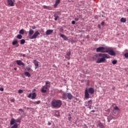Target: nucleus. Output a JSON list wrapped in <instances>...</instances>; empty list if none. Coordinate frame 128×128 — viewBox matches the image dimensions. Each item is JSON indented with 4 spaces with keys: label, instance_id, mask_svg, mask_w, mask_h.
<instances>
[{
    "label": "nucleus",
    "instance_id": "nucleus-1",
    "mask_svg": "<svg viewBox=\"0 0 128 128\" xmlns=\"http://www.w3.org/2000/svg\"><path fill=\"white\" fill-rule=\"evenodd\" d=\"M96 52H108V54L110 56H116V53L114 51V50L112 48L107 47V46H100L98 47L96 50Z\"/></svg>",
    "mask_w": 128,
    "mask_h": 128
},
{
    "label": "nucleus",
    "instance_id": "nucleus-2",
    "mask_svg": "<svg viewBox=\"0 0 128 128\" xmlns=\"http://www.w3.org/2000/svg\"><path fill=\"white\" fill-rule=\"evenodd\" d=\"M98 56L101 58L97 60L96 64L104 62L106 58H110V56L108 54H106L100 53L98 54Z\"/></svg>",
    "mask_w": 128,
    "mask_h": 128
},
{
    "label": "nucleus",
    "instance_id": "nucleus-3",
    "mask_svg": "<svg viewBox=\"0 0 128 128\" xmlns=\"http://www.w3.org/2000/svg\"><path fill=\"white\" fill-rule=\"evenodd\" d=\"M33 34V35H32ZM40 34L38 31H36L34 32V30L32 28H30L28 32V36H30V40H34V38H36L38 36H40Z\"/></svg>",
    "mask_w": 128,
    "mask_h": 128
},
{
    "label": "nucleus",
    "instance_id": "nucleus-4",
    "mask_svg": "<svg viewBox=\"0 0 128 128\" xmlns=\"http://www.w3.org/2000/svg\"><path fill=\"white\" fill-rule=\"evenodd\" d=\"M62 102L60 100H54L52 102V106L56 108H60L62 106Z\"/></svg>",
    "mask_w": 128,
    "mask_h": 128
},
{
    "label": "nucleus",
    "instance_id": "nucleus-5",
    "mask_svg": "<svg viewBox=\"0 0 128 128\" xmlns=\"http://www.w3.org/2000/svg\"><path fill=\"white\" fill-rule=\"evenodd\" d=\"M88 92H90V94H94V89L92 88H90L88 90L87 88L86 89L84 92L85 98H90V94Z\"/></svg>",
    "mask_w": 128,
    "mask_h": 128
},
{
    "label": "nucleus",
    "instance_id": "nucleus-6",
    "mask_svg": "<svg viewBox=\"0 0 128 128\" xmlns=\"http://www.w3.org/2000/svg\"><path fill=\"white\" fill-rule=\"evenodd\" d=\"M49 88H50V83L46 81V86H43L41 89L42 92L45 93Z\"/></svg>",
    "mask_w": 128,
    "mask_h": 128
},
{
    "label": "nucleus",
    "instance_id": "nucleus-7",
    "mask_svg": "<svg viewBox=\"0 0 128 128\" xmlns=\"http://www.w3.org/2000/svg\"><path fill=\"white\" fill-rule=\"evenodd\" d=\"M28 98H32V100H34V98H36V92L30 93L28 94Z\"/></svg>",
    "mask_w": 128,
    "mask_h": 128
},
{
    "label": "nucleus",
    "instance_id": "nucleus-8",
    "mask_svg": "<svg viewBox=\"0 0 128 128\" xmlns=\"http://www.w3.org/2000/svg\"><path fill=\"white\" fill-rule=\"evenodd\" d=\"M70 54H72V52H70V50L68 52L66 53V56H65L66 58L68 60H70Z\"/></svg>",
    "mask_w": 128,
    "mask_h": 128
},
{
    "label": "nucleus",
    "instance_id": "nucleus-9",
    "mask_svg": "<svg viewBox=\"0 0 128 128\" xmlns=\"http://www.w3.org/2000/svg\"><path fill=\"white\" fill-rule=\"evenodd\" d=\"M16 62L18 66H24V63L22 62L20 60H16Z\"/></svg>",
    "mask_w": 128,
    "mask_h": 128
},
{
    "label": "nucleus",
    "instance_id": "nucleus-10",
    "mask_svg": "<svg viewBox=\"0 0 128 128\" xmlns=\"http://www.w3.org/2000/svg\"><path fill=\"white\" fill-rule=\"evenodd\" d=\"M60 4V0H56V2L54 4V8H56Z\"/></svg>",
    "mask_w": 128,
    "mask_h": 128
},
{
    "label": "nucleus",
    "instance_id": "nucleus-11",
    "mask_svg": "<svg viewBox=\"0 0 128 128\" xmlns=\"http://www.w3.org/2000/svg\"><path fill=\"white\" fill-rule=\"evenodd\" d=\"M33 62L36 66L35 68H38V64H40V62H38V60H34Z\"/></svg>",
    "mask_w": 128,
    "mask_h": 128
},
{
    "label": "nucleus",
    "instance_id": "nucleus-12",
    "mask_svg": "<svg viewBox=\"0 0 128 128\" xmlns=\"http://www.w3.org/2000/svg\"><path fill=\"white\" fill-rule=\"evenodd\" d=\"M8 6H14V4L12 2V0H8Z\"/></svg>",
    "mask_w": 128,
    "mask_h": 128
},
{
    "label": "nucleus",
    "instance_id": "nucleus-13",
    "mask_svg": "<svg viewBox=\"0 0 128 128\" xmlns=\"http://www.w3.org/2000/svg\"><path fill=\"white\" fill-rule=\"evenodd\" d=\"M54 32V30H48L46 31V35L50 36V34H52Z\"/></svg>",
    "mask_w": 128,
    "mask_h": 128
},
{
    "label": "nucleus",
    "instance_id": "nucleus-14",
    "mask_svg": "<svg viewBox=\"0 0 128 128\" xmlns=\"http://www.w3.org/2000/svg\"><path fill=\"white\" fill-rule=\"evenodd\" d=\"M16 120L14 118H12L10 120V124L11 126H12V125L16 124Z\"/></svg>",
    "mask_w": 128,
    "mask_h": 128
},
{
    "label": "nucleus",
    "instance_id": "nucleus-15",
    "mask_svg": "<svg viewBox=\"0 0 128 128\" xmlns=\"http://www.w3.org/2000/svg\"><path fill=\"white\" fill-rule=\"evenodd\" d=\"M92 100H90L86 103V106H92Z\"/></svg>",
    "mask_w": 128,
    "mask_h": 128
},
{
    "label": "nucleus",
    "instance_id": "nucleus-16",
    "mask_svg": "<svg viewBox=\"0 0 128 128\" xmlns=\"http://www.w3.org/2000/svg\"><path fill=\"white\" fill-rule=\"evenodd\" d=\"M67 98L68 100H72V95L70 93H68Z\"/></svg>",
    "mask_w": 128,
    "mask_h": 128
},
{
    "label": "nucleus",
    "instance_id": "nucleus-17",
    "mask_svg": "<svg viewBox=\"0 0 128 128\" xmlns=\"http://www.w3.org/2000/svg\"><path fill=\"white\" fill-rule=\"evenodd\" d=\"M60 36H61V38H62L64 40H68V37L64 34H60Z\"/></svg>",
    "mask_w": 128,
    "mask_h": 128
},
{
    "label": "nucleus",
    "instance_id": "nucleus-18",
    "mask_svg": "<svg viewBox=\"0 0 128 128\" xmlns=\"http://www.w3.org/2000/svg\"><path fill=\"white\" fill-rule=\"evenodd\" d=\"M24 74H25L26 76H28V78H30V74L28 72H24Z\"/></svg>",
    "mask_w": 128,
    "mask_h": 128
},
{
    "label": "nucleus",
    "instance_id": "nucleus-19",
    "mask_svg": "<svg viewBox=\"0 0 128 128\" xmlns=\"http://www.w3.org/2000/svg\"><path fill=\"white\" fill-rule=\"evenodd\" d=\"M62 98H63L66 100L68 98V94L64 93L62 94Z\"/></svg>",
    "mask_w": 128,
    "mask_h": 128
},
{
    "label": "nucleus",
    "instance_id": "nucleus-20",
    "mask_svg": "<svg viewBox=\"0 0 128 128\" xmlns=\"http://www.w3.org/2000/svg\"><path fill=\"white\" fill-rule=\"evenodd\" d=\"M18 40H14L13 41V42H12V44L13 46H16V44H18Z\"/></svg>",
    "mask_w": 128,
    "mask_h": 128
},
{
    "label": "nucleus",
    "instance_id": "nucleus-21",
    "mask_svg": "<svg viewBox=\"0 0 128 128\" xmlns=\"http://www.w3.org/2000/svg\"><path fill=\"white\" fill-rule=\"evenodd\" d=\"M26 43V40L24 39H22L20 40V44H24Z\"/></svg>",
    "mask_w": 128,
    "mask_h": 128
},
{
    "label": "nucleus",
    "instance_id": "nucleus-22",
    "mask_svg": "<svg viewBox=\"0 0 128 128\" xmlns=\"http://www.w3.org/2000/svg\"><path fill=\"white\" fill-rule=\"evenodd\" d=\"M121 22H126V18H122L120 19Z\"/></svg>",
    "mask_w": 128,
    "mask_h": 128
},
{
    "label": "nucleus",
    "instance_id": "nucleus-23",
    "mask_svg": "<svg viewBox=\"0 0 128 128\" xmlns=\"http://www.w3.org/2000/svg\"><path fill=\"white\" fill-rule=\"evenodd\" d=\"M19 34H24V30L22 29L21 30H20Z\"/></svg>",
    "mask_w": 128,
    "mask_h": 128
},
{
    "label": "nucleus",
    "instance_id": "nucleus-24",
    "mask_svg": "<svg viewBox=\"0 0 128 128\" xmlns=\"http://www.w3.org/2000/svg\"><path fill=\"white\" fill-rule=\"evenodd\" d=\"M17 38L18 40H22V36L20 34H18L16 37Z\"/></svg>",
    "mask_w": 128,
    "mask_h": 128
},
{
    "label": "nucleus",
    "instance_id": "nucleus-25",
    "mask_svg": "<svg viewBox=\"0 0 128 128\" xmlns=\"http://www.w3.org/2000/svg\"><path fill=\"white\" fill-rule=\"evenodd\" d=\"M18 124L16 123L11 127V128H18Z\"/></svg>",
    "mask_w": 128,
    "mask_h": 128
},
{
    "label": "nucleus",
    "instance_id": "nucleus-26",
    "mask_svg": "<svg viewBox=\"0 0 128 128\" xmlns=\"http://www.w3.org/2000/svg\"><path fill=\"white\" fill-rule=\"evenodd\" d=\"M98 126L100 128H104V124L102 122H99Z\"/></svg>",
    "mask_w": 128,
    "mask_h": 128
},
{
    "label": "nucleus",
    "instance_id": "nucleus-27",
    "mask_svg": "<svg viewBox=\"0 0 128 128\" xmlns=\"http://www.w3.org/2000/svg\"><path fill=\"white\" fill-rule=\"evenodd\" d=\"M117 63H118V60H113L112 61V64H116Z\"/></svg>",
    "mask_w": 128,
    "mask_h": 128
},
{
    "label": "nucleus",
    "instance_id": "nucleus-28",
    "mask_svg": "<svg viewBox=\"0 0 128 128\" xmlns=\"http://www.w3.org/2000/svg\"><path fill=\"white\" fill-rule=\"evenodd\" d=\"M34 104H40V101L38 100L34 102Z\"/></svg>",
    "mask_w": 128,
    "mask_h": 128
},
{
    "label": "nucleus",
    "instance_id": "nucleus-29",
    "mask_svg": "<svg viewBox=\"0 0 128 128\" xmlns=\"http://www.w3.org/2000/svg\"><path fill=\"white\" fill-rule=\"evenodd\" d=\"M124 58H128V52H126L124 54Z\"/></svg>",
    "mask_w": 128,
    "mask_h": 128
},
{
    "label": "nucleus",
    "instance_id": "nucleus-30",
    "mask_svg": "<svg viewBox=\"0 0 128 128\" xmlns=\"http://www.w3.org/2000/svg\"><path fill=\"white\" fill-rule=\"evenodd\" d=\"M26 69H27V70H28V72H30V70H31L32 72V68H30V67L27 68Z\"/></svg>",
    "mask_w": 128,
    "mask_h": 128
},
{
    "label": "nucleus",
    "instance_id": "nucleus-31",
    "mask_svg": "<svg viewBox=\"0 0 128 128\" xmlns=\"http://www.w3.org/2000/svg\"><path fill=\"white\" fill-rule=\"evenodd\" d=\"M18 92V94H22V92H24V90H19Z\"/></svg>",
    "mask_w": 128,
    "mask_h": 128
},
{
    "label": "nucleus",
    "instance_id": "nucleus-32",
    "mask_svg": "<svg viewBox=\"0 0 128 128\" xmlns=\"http://www.w3.org/2000/svg\"><path fill=\"white\" fill-rule=\"evenodd\" d=\"M47 10H52V7H50V6H48Z\"/></svg>",
    "mask_w": 128,
    "mask_h": 128
},
{
    "label": "nucleus",
    "instance_id": "nucleus-33",
    "mask_svg": "<svg viewBox=\"0 0 128 128\" xmlns=\"http://www.w3.org/2000/svg\"><path fill=\"white\" fill-rule=\"evenodd\" d=\"M114 108V109H115L117 110H120V108H118V106H115Z\"/></svg>",
    "mask_w": 128,
    "mask_h": 128
},
{
    "label": "nucleus",
    "instance_id": "nucleus-34",
    "mask_svg": "<svg viewBox=\"0 0 128 128\" xmlns=\"http://www.w3.org/2000/svg\"><path fill=\"white\" fill-rule=\"evenodd\" d=\"M16 122H20H20L21 120L20 119H17L16 120Z\"/></svg>",
    "mask_w": 128,
    "mask_h": 128
},
{
    "label": "nucleus",
    "instance_id": "nucleus-35",
    "mask_svg": "<svg viewBox=\"0 0 128 128\" xmlns=\"http://www.w3.org/2000/svg\"><path fill=\"white\" fill-rule=\"evenodd\" d=\"M48 6H44L43 8H45V10H47L48 9Z\"/></svg>",
    "mask_w": 128,
    "mask_h": 128
},
{
    "label": "nucleus",
    "instance_id": "nucleus-36",
    "mask_svg": "<svg viewBox=\"0 0 128 128\" xmlns=\"http://www.w3.org/2000/svg\"><path fill=\"white\" fill-rule=\"evenodd\" d=\"M72 24H76V21L72 20Z\"/></svg>",
    "mask_w": 128,
    "mask_h": 128
},
{
    "label": "nucleus",
    "instance_id": "nucleus-37",
    "mask_svg": "<svg viewBox=\"0 0 128 128\" xmlns=\"http://www.w3.org/2000/svg\"><path fill=\"white\" fill-rule=\"evenodd\" d=\"M32 30H36V26H32Z\"/></svg>",
    "mask_w": 128,
    "mask_h": 128
},
{
    "label": "nucleus",
    "instance_id": "nucleus-38",
    "mask_svg": "<svg viewBox=\"0 0 128 128\" xmlns=\"http://www.w3.org/2000/svg\"><path fill=\"white\" fill-rule=\"evenodd\" d=\"M0 92H4V88H0Z\"/></svg>",
    "mask_w": 128,
    "mask_h": 128
},
{
    "label": "nucleus",
    "instance_id": "nucleus-39",
    "mask_svg": "<svg viewBox=\"0 0 128 128\" xmlns=\"http://www.w3.org/2000/svg\"><path fill=\"white\" fill-rule=\"evenodd\" d=\"M20 112H24V110L22 108L19 109Z\"/></svg>",
    "mask_w": 128,
    "mask_h": 128
},
{
    "label": "nucleus",
    "instance_id": "nucleus-40",
    "mask_svg": "<svg viewBox=\"0 0 128 128\" xmlns=\"http://www.w3.org/2000/svg\"><path fill=\"white\" fill-rule=\"evenodd\" d=\"M108 122H110V120H111L112 119L110 118V117H108Z\"/></svg>",
    "mask_w": 128,
    "mask_h": 128
},
{
    "label": "nucleus",
    "instance_id": "nucleus-41",
    "mask_svg": "<svg viewBox=\"0 0 128 128\" xmlns=\"http://www.w3.org/2000/svg\"><path fill=\"white\" fill-rule=\"evenodd\" d=\"M101 24H102V26H104V22H101Z\"/></svg>",
    "mask_w": 128,
    "mask_h": 128
},
{
    "label": "nucleus",
    "instance_id": "nucleus-42",
    "mask_svg": "<svg viewBox=\"0 0 128 128\" xmlns=\"http://www.w3.org/2000/svg\"><path fill=\"white\" fill-rule=\"evenodd\" d=\"M14 98H13L10 100V102H14Z\"/></svg>",
    "mask_w": 128,
    "mask_h": 128
},
{
    "label": "nucleus",
    "instance_id": "nucleus-43",
    "mask_svg": "<svg viewBox=\"0 0 128 128\" xmlns=\"http://www.w3.org/2000/svg\"><path fill=\"white\" fill-rule=\"evenodd\" d=\"M88 108H90V110L92 108V106H88Z\"/></svg>",
    "mask_w": 128,
    "mask_h": 128
},
{
    "label": "nucleus",
    "instance_id": "nucleus-44",
    "mask_svg": "<svg viewBox=\"0 0 128 128\" xmlns=\"http://www.w3.org/2000/svg\"><path fill=\"white\" fill-rule=\"evenodd\" d=\"M74 20L76 22H78V18H75Z\"/></svg>",
    "mask_w": 128,
    "mask_h": 128
},
{
    "label": "nucleus",
    "instance_id": "nucleus-45",
    "mask_svg": "<svg viewBox=\"0 0 128 128\" xmlns=\"http://www.w3.org/2000/svg\"><path fill=\"white\" fill-rule=\"evenodd\" d=\"M50 124H52V123H50V122H48V126H50Z\"/></svg>",
    "mask_w": 128,
    "mask_h": 128
},
{
    "label": "nucleus",
    "instance_id": "nucleus-46",
    "mask_svg": "<svg viewBox=\"0 0 128 128\" xmlns=\"http://www.w3.org/2000/svg\"><path fill=\"white\" fill-rule=\"evenodd\" d=\"M63 31H64V30L62 28L60 29V32H63Z\"/></svg>",
    "mask_w": 128,
    "mask_h": 128
},
{
    "label": "nucleus",
    "instance_id": "nucleus-47",
    "mask_svg": "<svg viewBox=\"0 0 128 128\" xmlns=\"http://www.w3.org/2000/svg\"><path fill=\"white\" fill-rule=\"evenodd\" d=\"M22 56H24H24H26V54H22Z\"/></svg>",
    "mask_w": 128,
    "mask_h": 128
},
{
    "label": "nucleus",
    "instance_id": "nucleus-48",
    "mask_svg": "<svg viewBox=\"0 0 128 128\" xmlns=\"http://www.w3.org/2000/svg\"><path fill=\"white\" fill-rule=\"evenodd\" d=\"M54 20H58V18H54Z\"/></svg>",
    "mask_w": 128,
    "mask_h": 128
},
{
    "label": "nucleus",
    "instance_id": "nucleus-49",
    "mask_svg": "<svg viewBox=\"0 0 128 128\" xmlns=\"http://www.w3.org/2000/svg\"><path fill=\"white\" fill-rule=\"evenodd\" d=\"M92 112H94L95 111H94V110H92Z\"/></svg>",
    "mask_w": 128,
    "mask_h": 128
},
{
    "label": "nucleus",
    "instance_id": "nucleus-50",
    "mask_svg": "<svg viewBox=\"0 0 128 128\" xmlns=\"http://www.w3.org/2000/svg\"><path fill=\"white\" fill-rule=\"evenodd\" d=\"M14 70H16V68H14Z\"/></svg>",
    "mask_w": 128,
    "mask_h": 128
},
{
    "label": "nucleus",
    "instance_id": "nucleus-51",
    "mask_svg": "<svg viewBox=\"0 0 128 128\" xmlns=\"http://www.w3.org/2000/svg\"><path fill=\"white\" fill-rule=\"evenodd\" d=\"M68 64H70V62H68Z\"/></svg>",
    "mask_w": 128,
    "mask_h": 128
},
{
    "label": "nucleus",
    "instance_id": "nucleus-52",
    "mask_svg": "<svg viewBox=\"0 0 128 128\" xmlns=\"http://www.w3.org/2000/svg\"><path fill=\"white\" fill-rule=\"evenodd\" d=\"M70 118H72L70 117V118H69V120H70Z\"/></svg>",
    "mask_w": 128,
    "mask_h": 128
},
{
    "label": "nucleus",
    "instance_id": "nucleus-53",
    "mask_svg": "<svg viewBox=\"0 0 128 128\" xmlns=\"http://www.w3.org/2000/svg\"><path fill=\"white\" fill-rule=\"evenodd\" d=\"M102 18H104V15H102Z\"/></svg>",
    "mask_w": 128,
    "mask_h": 128
},
{
    "label": "nucleus",
    "instance_id": "nucleus-54",
    "mask_svg": "<svg viewBox=\"0 0 128 128\" xmlns=\"http://www.w3.org/2000/svg\"><path fill=\"white\" fill-rule=\"evenodd\" d=\"M127 12H128V9L127 10Z\"/></svg>",
    "mask_w": 128,
    "mask_h": 128
},
{
    "label": "nucleus",
    "instance_id": "nucleus-55",
    "mask_svg": "<svg viewBox=\"0 0 128 128\" xmlns=\"http://www.w3.org/2000/svg\"><path fill=\"white\" fill-rule=\"evenodd\" d=\"M27 110H28V108H27Z\"/></svg>",
    "mask_w": 128,
    "mask_h": 128
}]
</instances>
